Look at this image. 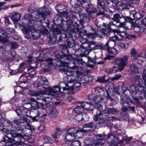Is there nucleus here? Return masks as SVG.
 <instances>
[{"label": "nucleus", "mask_w": 146, "mask_h": 146, "mask_svg": "<svg viewBox=\"0 0 146 146\" xmlns=\"http://www.w3.org/2000/svg\"><path fill=\"white\" fill-rule=\"evenodd\" d=\"M31 121L24 116L19 119L14 120L12 123V128L11 130L8 131L7 133V137L5 140L11 143L21 142V138L23 136L21 133H18L17 131H21L23 134L25 136L30 135V132L34 130L35 128L29 124Z\"/></svg>", "instance_id": "f257e3e1"}, {"label": "nucleus", "mask_w": 146, "mask_h": 146, "mask_svg": "<svg viewBox=\"0 0 146 146\" xmlns=\"http://www.w3.org/2000/svg\"><path fill=\"white\" fill-rule=\"evenodd\" d=\"M51 11V9L48 7L40 8L37 11V17L31 14H27L25 15L24 19H22V21L23 23L27 25L26 28H29V30H31L32 27H33L35 23L45 20L46 16L49 15Z\"/></svg>", "instance_id": "f03ea898"}, {"label": "nucleus", "mask_w": 146, "mask_h": 146, "mask_svg": "<svg viewBox=\"0 0 146 146\" xmlns=\"http://www.w3.org/2000/svg\"><path fill=\"white\" fill-rule=\"evenodd\" d=\"M91 4L89 0L82 1V6L87 12V13L84 14L80 17L81 20L83 22H89L90 20V17L92 18H95L97 15H103L105 14L103 11H99L97 13V11L96 9L90 7Z\"/></svg>", "instance_id": "7ed1b4c3"}, {"label": "nucleus", "mask_w": 146, "mask_h": 146, "mask_svg": "<svg viewBox=\"0 0 146 146\" xmlns=\"http://www.w3.org/2000/svg\"><path fill=\"white\" fill-rule=\"evenodd\" d=\"M31 110L26 113V115H23L20 118L25 116L26 117H30L33 121H37L40 118H42L43 117L47 115L46 110L45 109L43 110L42 112H40L39 110L36 108V107H34Z\"/></svg>", "instance_id": "20e7f679"}, {"label": "nucleus", "mask_w": 146, "mask_h": 146, "mask_svg": "<svg viewBox=\"0 0 146 146\" xmlns=\"http://www.w3.org/2000/svg\"><path fill=\"white\" fill-rule=\"evenodd\" d=\"M37 82L34 84L35 87H37L39 89H45L44 92L40 91L39 93L41 95L47 94L49 95L50 90H49L48 89L51 87L48 86V82L46 78L43 76L39 77L37 79Z\"/></svg>", "instance_id": "39448f33"}, {"label": "nucleus", "mask_w": 146, "mask_h": 146, "mask_svg": "<svg viewBox=\"0 0 146 146\" xmlns=\"http://www.w3.org/2000/svg\"><path fill=\"white\" fill-rule=\"evenodd\" d=\"M97 109L99 111V113L98 115H96L94 118V119L97 123H101L106 121H110L112 118V117H110L109 115L103 114L104 111L105 110H103V106L101 104L97 106Z\"/></svg>", "instance_id": "423d86ee"}, {"label": "nucleus", "mask_w": 146, "mask_h": 146, "mask_svg": "<svg viewBox=\"0 0 146 146\" xmlns=\"http://www.w3.org/2000/svg\"><path fill=\"white\" fill-rule=\"evenodd\" d=\"M62 88L63 91H73L74 90V88L71 86H69L67 84V83L64 82H61L60 83L59 87L56 86L50 88L48 89L50 90L49 95L52 96H54L55 93L59 94L61 92V89Z\"/></svg>", "instance_id": "0eeeda50"}, {"label": "nucleus", "mask_w": 146, "mask_h": 146, "mask_svg": "<svg viewBox=\"0 0 146 146\" xmlns=\"http://www.w3.org/2000/svg\"><path fill=\"white\" fill-rule=\"evenodd\" d=\"M128 57L125 55L121 58L117 57L114 60L116 65L118 66L117 69L120 72L123 71L124 67L126 66L128 64Z\"/></svg>", "instance_id": "6e6552de"}, {"label": "nucleus", "mask_w": 146, "mask_h": 146, "mask_svg": "<svg viewBox=\"0 0 146 146\" xmlns=\"http://www.w3.org/2000/svg\"><path fill=\"white\" fill-rule=\"evenodd\" d=\"M112 19L116 21L117 24H118V26L120 27L124 26V22L126 21H129L130 19L129 17L124 16L119 13H115L113 15Z\"/></svg>", "instance_id": "1a4fd4ad"}, {"label": "nucleus", "mask_w": 146, "mask_h": 146, "mask_svg": "<svg viewBox=\"0 0 146 146\" xmlns=\"http://www.w3.org/2000/svg\"><path fill=\"white\" fill-rule=\"evenodd\" d=\"M32 106V105L30 103H25L22 106H21L18 109L15 110V112L18 115H21L25 114L29 111V110H31V109L34 107Z\"/></svg>", "instance_id": "9d476101"}, {"label": "nucleus", "mask_w": 146, "mask_h": 146, "mask_svg": "<svg viewBox=\"0 0 146 146\" xmlns=\"http://www.w3.org/2000/svg\"><path fill=\"white\" fill-rule=\"evenodd\" d=\"M59 46L61 50L62 56H56L58 60L60 61L61 59H63V57H66V59L69 60L67 58V57L69 56V58H70V56H71L72 55H74V54L69 55L68 47L66 45L62 44H60L59 45Z\"/></svg>", "instance_id": "9b49d317"}, {"label": "nucleus", "mask_w": 146, "mask_h": 146, "mask_svg": "<svg viewBox=\"0 0 146 146\" xmlns=\"http://www.w3.org/2000/svg\"><path fill=\"white\" fill-rule=\"evenodd\" d=\"M70 58H69V56L67 57V58L69 60V61H71L73 60L76 61H78V62H80L83 65H85L86 64V62H88V60L90 58H88L85 56L82 57L81 54H80L79 56L74 54L72 55L71 56H70Z\"/></svg>", "instance_id": "f8f14e48"}, {"label": "nucleus", "mask_w": 146, "mask_h": 146, "mask_svg": "<svg viewBox=\"0 0 146 146\" xmlns=\"http://www.w3.org/2000/svg\"><path fill=\"white\" fill-rule=\"evenodd\" d=\"M66 41H67V45L70 48H74L75 43L73 40L72 37L71 36L70 37L69 36V38H68L67 35L65 33L62 34L60 36L58 41L61 42L62 41L64 42Z\"/></svg>", "instance_id": "ddd939ff"}, {"label": "nucleus", "mask_w": 146, "mask_h": 146, "mask_svg": "<svg viewBox=\"0 0 146 146\" xmlns=\"http://www.w3.org/2000/svg\"><path fill=\"white\" fill-rule=\"evenodd\" d=\"M35 25H34V27H32L31 30H29V28H25L24 30H23V32L25 34H28L31 31V35L32 37L34 39H37L40 36V35L39 32L36 31V30L35 27Z\"/></svg>", "instance_id": "4468645a"}, {"label": "nucleus", "mask_w": 146, "mask_h": 146, "mask_svg": "<svg viewBox=\"0 0 146 146\" xmlns=\"http://www.w3.org/2000/svg\"><path fill=\"white\" fill-rule=\"evenodd\" d=\"M66 25L67 27H64L66 29V34H67V30L73 33L76 32V24L75 25H73L72 20L68 17L67 18H66Z\"/></svg>", "instance_id": "2eb2a0df"}, {"label": "nucleus", "mask_w": 146, "mask_h": 146, "mask_svg": "<svg viewBox=\"0 0 146 146\" xmlns=\"http://www.w3.org/2000/svg\"><path fill=\"white\" fill-rule=\"evenodd\" d=\"M67 15H64L63 17L60 16V15L57 14L56 16L54 17L53 19V22L54 24L58 25H61L63 24V22L66 23L67 18Z\"/></svg>", "instance_id": "dca6fc26"}, {"label": "nucleus", "mask_w": 146, "mask_h": 146, "mask_svg": "<svg viewBox=\"0 0 146 146\" xmlns=\"http://www.w3.org/2000/svg\"><path fill=\"white\" fill-rule=\"evenodd\" d=\"M141 87L136 88L134 94L137 97H139L140 99L143 100L144 98L146 100V91Z\"/></svg>", "instance_id": "f3484780"}, {"label": "nucleus", "mask_w": 146, "mask_h": 146, "mask_svg": "<svg viewBox=\"0 0 146 146\" xmlns=\"http://www.w3.org/2000/svg\"><path fill=\"white\" fill-rule=\"evenodd\" d=\"M107 141L109 143L113 144L114 143H119V138L116 137L114 134L110 133L107 135Z\"/></svg>", "instance_id": "a211bd4d"}, {"label": "nucleus", "mask_w": 146, "mask_h": 146, "mask_svg": "<svg viewBox=\"0 0 146 146\" xmlns=\"http://www.w3.org/2000/svg\"><path fill=\"white\" fill-rule=\"evenodd\" d=\"M125 97L122 96L120 97V103L122 106L123 107L121 109V112L124 113V115H125L127 113L126 111L128 110L127 107L128 106L129 103L126 100Z\"/></svg>", "instance_id": "6ab92c4d"}, {"label": "nucleus", "mask_w": 146, "mask_h": 146, "mask_svg": "<svg viewBox=\"0 0 146 146\" xmlns=\"http://www.w3.org/2000/svg\"><path fill=\"white\" fill-rule=\"evenodd\" d=\"M64 77V80L68 83H73L76 81H81V78L78 76H74L73 75H68Z\"/></svg>", "instance_id": "aec40b11"}, {"label": "nucleus", "mask_w": 146, "mask_h": 146, "mask_svg": "<svg viewBox=\"0 0 146 146\" xmlns=\"http://www.w3.org/2000/svg\"><path fill=\"white\" fill-rule=\"evenodd\" d=\"M97 140L93 141V146H102L105 142V140L104 139L102 135L99 134L97 135Z\"/></svg>", "instance_id": "412c9836"}, {"label": "nucleus", "mask_w": 146, "mask_h": 146, "mask_svg": "<svg viewBox=\"0 0 146 146\" xmlns=\"http://www.w3.org/2000/svg\"><path fill=\"white\" fill-rule=\"evenodd\" d=\"M89 118L88 115L85 113L78 114L75 117V119L78 122H84L87 120Z\"/></svg>", "instance_id": "4be33fe9"}, {"label": "nucleus", "mask_w": 146, "mask_h": 146, "mask_svg": "<svg viewBox=\"0 0 146 146\" xmlns=\"http://www.w3.org/2000/svg\"><path fill=\"white\" fill-rule=\"evenodd\" d=\"M62 33L61 34V35L65 33L66 35V29L63 25L61 26L58 28H56L53 30L54 35H56L60 34Z\"/></svg>", "instance_id": "5701e85b"}, {"label": "nucleus", "mask_w": 146, "mask_h": 146, "mask_svg": "<svg viewBox=\"0 0 146 146\" xmlns=\"http://www.w3.org/2000/svg\"><path fill=\"white\" fill-rule=\"evenodd\" d=\"M81 105L83 109L92 111L94 109V107L92 103L87 102H81Z\"/></svg>", "instance_id": "b1692460"}, {"label": "nucleus", "mask_w": 146, "mask_h": 146, "mask_svg": "<svg viewBox=\"0 0 146 146\" xmlns=\"http://www.w3.org/2000/svg\"><path fill=\"white\" fill-rule=\"evenodd\" d=\"M104 33L105 35H106L108 37H109V40H111L115 42L116 40V33H114L113 32H110L109 29H106Z\"/></svg>", "instance_id": "393cba45"}, {"label": "nucleus", "mask_w": 146, "mask_h": 146, "mask_svg": "<svg viewBox=\"0 0 146 146\" xmlns=\"http://www.w3.org/2000/svg\"><path fill=\"white\" fill-rule=\"evenodd\" d=\"M84 130L86 132L88 131L94 130L96 129L95 125L93 123L90 122L89 123L84 124L83 127Z\"/></svg>", "instance_id": "a878e982"}, {"label": "nucleus", "mask_w": 146, "mask_h": 146, "mask_svg": "<svg viewBox=\"0 0 146 146\" xmlns=\"http://www.w3.org/2000/svg\"><path fill=\"white\" fill-rule=\"evenodd\" d=\"M56 9L58 12L63 13L64 15H67V7L63 5H57L56 7Z\"/></svg>", "instance_id": "bb28decb"}, {"label": "nucleus", "mask_w": 146, "mask_h": 146, "mask_svg": "<svg viewBox=\"0 0 146 146\" xmlns=\"http://www.w3.org/2000/svg\"><path fill=\"white\" fill-rule=\"evenodd\" d=\"M83 46L84 47L88 48L90 50H95L97 49V46L94 42H84Z\"/></svg>", "instance_id": "cd10ccee"}, {"label": "nucleus", "mask_w": 146, "mask_h": 146, "mask_svg": "<svg viewBox=\"0 0 146 146\" xmlns=\"http://www.w3.org/2000/svg\"><path fill=\"white\" fill-rule=\"evenodd\" d=\"M108 27L110 30V32H113L114 33H117V31L116 29L117 28L118 26V24H115L113 22H110L107 25Z\"/></svg>", "instance_id": "c85d7f7f"}, {"label": "nucleus", "mask_w": 146, "mask_h": 146, "mask_svg": "<svg viewBox=\"0 0 146 146\" xmlns=\"http://www.w3.org/2000/svg\"><path fill=\"white\" fill-rule=\"evenodd\" d=\"M90 27L91 28V31H93V32H90L88 33H87V31L86 30H84L85 33L86 34L87 36L88 37L92 38L93 36H95L97 35V34L98 33L101 34L102 33V32L100 31H97L96 32L95 30L93 29V28L92 26H91Z\"/></svg>", "instance_id": "c756f323"}, {"label": "nucleus", "mask_w": 146, "mask_h": 146, "mask_svg": "<svg viewBox=\"0 0 146 146\" xmlns=\"http://www.w3.org/2000/svg\"><path fill=\"white\" fill-rule=\"evenodd\" d=\"M130 19L129 21H125L124 22V26L123 27H120L123 28L125 30H127V29H130L132 28L133 24L132 23L133 19L129 17Z\"/></svg>", "instance_id": "7c9ffc66"}, {"label": "nucleus", "mask_w": 146, "mask_h": 146, "mask_svg": "<svg viewBox=\"0 0 146 146\" xmlns=\"http://www.w3.org/2000/svg\"><path fill=\"white\" fill-rule=\"evenodd\" d=\"M71 68H69L66 72V75L74 76L76 74L77 75H81L82 73V72L80 71L77 70L71 69Z\"/></svg>", "instance_id": "2f4dec72"}, {"label": "nucleus", "mask_w": 146, "mask_h": 146, "mask_svg": "<svg viewBox=\"0 0 146 146\" xmlns=\"http://www.w3.org/2000/svg\"><path fill=\"white\" fill-rule=\"evenodd\" d=\"M118 111L117 109L112 108H106L104 111V113L110 114H115L117 113Z\"/></svg>", "instance_id": "473e14b6"}, {"label": "nucleus", "mask_w": 146, "mask_h": 146, "mask_svg": "<svg viewBox=\"0 0 146 146\" xmlns=\"http://www.w3.org/2000/svg\"><path fill=\"white\" fill-rule=\"evenodd\" d=\"M105 92L106 94L107 95V97H106V96H104V95L102 96L101 101L100 102V103L102 104H105L106 103L107 100L108 99L111 100H114L113 99H112L111 98V97L108 92V91L107 90H105Z\"/></svg>", "instance_id": "72a5a7b5"}, {"label": "nucleus", "mask_w": 146, "mask_h": 146, "mask_svg": "<svg viewBox=\"0 0 146 146\" xmlns=\"http://www.w3.org/2000/svg\"><path fill=\"white\" fill-rule=\"evenodd\" d=\"M130 16L134 19H138L142 18L143 15L140 13L136 12L135 11L133 10L130 11Z\"/></svg>", "instance_id": "f704fd0d"}, {"label": "nucleus", "mask_w": 146, "mask_h": 146, "mask_svg": "<svg viewBox=\"0 0 146 146\" xmlns=\"http://www.w3.org/2000/svg\"><path fill=\"white\" fill-rule=\"evenodd\" d=\"M98 8L101 10L100 11H103L104 13V10L106 7L105 1V0H98Z\"/></svg>", "instance_id": "c9c22d12"}, {"label": "nucleus", "mask_w": 146, "mask_h": 146, "mask_svg": "<svg viewBox=\"0 0 146 146\" xmlns=\"http://www.w3.org/2000/svg\"><path fill=\"white\" fill-rule=\"evenodd\" d=\"M133 29L135 33H140L143 32V25L136 23L133 26Z\"/></svg>", "instance_id": "e433bc0d"}, {"label": "nucleus", "mask_w": 146, "mask_h": 146, "mask_svg": "<svg viewBox=\"0 0 146 146\" xmlns=\"http://www.w3.org/2000/svg\"><path fill=\"white\" fill-rule=\"evenodd\" d=\"M38 62H46L48 63V66L51 67V66L53 65L52 62V59L49 58H44H44L42 59H39L37 60Z\"/></svg>", "instance_id": "4c0bfd02"}, {"label": "nucleus", "mask_w": 146, "mask_h": 146, "mask_svg": "<svg viewBox=\"0 0 146 146\" xmlns=\"http://www.w3.org/2000/svg\"><path fill=\"white\" fill-rule=\"evenodd\" d=\"M135 83L138 86L144 87V86H143V82L140 76L136 75L135 77Z\"/></svg>", "instance_id": "58836bf2"}, {"label": "nucleus", "mask_w": 146, "mask_h": 146, "mask_svg": "<svg viewBox=\"0 0 146 146\" xmlns=\"http://www.w3.org/2000/svg\"><path fill=\"white\" fill-rule=\"evenodd\" d=\"M58 114L57 109L55 108H52L51 109L48 114V116L51 117H54Z\"/></svg>", "instance_id": "ea45409f"}, {"label": "nucleus", "mask_w": 146, "mask_h": 146, "mask_svg": "<svg viewBox=\"0 0 146 146\" xmlns=\"http://www.w3.org/2000/svg\"><path fill=\"white\" fill-rule=\"evenodd\" d=\"M86 132L84 129L78 128L77 131H76L75 133L74 134L75 135V139H78L80 138L82 136V133Z\"/></svg>", "instance_id": "a19ab883"}, {"label": "nucleus", "mask_w": 146, "mask_h": 146, "mask_svg": "<svg viewBox=\"0 0 146 146\" xmlns=\"http://www.w3.org/2000/svg\"><path fill=\"white\" fill-rule=\"evenodd\" d=\"M130 70L132 73L137 74L139 72L137 67L134 64H132L130 65Z\"/></svg>", "instance_id": "79ce46f5"}, {"label": "nucleus", "mask_w": 146, "mask_h": 146, "mask_svg": "<svg viewBox=\"0 0 146 146\" xmlns=\"http://www.w3.org/2000/svg\"><path fill=\"white\" fill-rule=\"evenodd\" d=\"M95 91L98 94L101 96L105 95L104 94L106 92L103 89L99 87L95 88Z\"/></svg>", "instance_id": "37998d69"}, {"label": "nucleus", "mask_w": 146, "mask_h": 146, "mask_svg": "<svg viewBox=\"0 0 146 146\" xmlns=\"http://www.w3.org/2000/svg\"><path fill=\"white\" fill-rule=\"evenodd\" d=\"M21 15L19 13L15 12L12 16L11 18L14 22H17L20 19Z\"/></svg>", "instance_id": "c03bdc74"}, {"label": "nucleus", "mask_w": 146, "mask_h": 146, "mask_svg": "<svg viewBox=\"0 0 146 146\" xmlns=\"http://www.w3.org/2000/svg\"><path fill=\"white\" fill-rule=\"evenodd\" d=\"M126 89V87L124 85H123L122 86H118L116 87V90L115 92L116 93L120 95L121 93H123V90Z\"/></svg>", "instance_id": "a18cd8bd"}, {"label": "nucleus", "mask_w": 146, "mask_h": 146, "mask_svg": "<svg viewBox=\"0 0 146 146\" xmlns=\"http://www.w3.org/2000/svg\"><path fill=\"white\" fill-rule=\"evenodd\" d=\"M29 75H26V74H22L19 78V80L21 83H26L27 80L29 79Z\"/></svg>", "instance_id": "49530a36"}, {"label": "nucleus", "mask_w": 146, "mask_h": 146, "mask_svg": "<svg viewBox=\"0 0 146 146\" xmlns=\"http://www.w3.org/2000/svg\"><path fill=\"white\" fill-rule=\"evenodd\" d=\"M132 139V137H128L127 136L124 137H123L122 139H119V143H122L124 141H126V143H129L130 142Z\"/></svg>", "instance_id": "de8ad7c7"}, {"label": "nucleus", "mask_w": 146, "mask_h": 146, "mask_svg": "<svg viewBox=\"0 0 146 146\" xmlns=\"http://www.w3.org/2000/svg\"><path fill=\"white\" fill-rule=\"evenodd\" d=\"M70 3L72 6L75 7H77L80 6L81 3L79 0H71Z\"/></svg>", "instance_id": "09e8293b"}, {"label": "nucleus", "mask_w": 146, "mask_h": 146, "mask_svg": "<svg viewBox=\"0 0 146 146\" xmlns=\"http://www.w3.org/2000/svg\"><path fill=\"white\" fill-rule=\"evenodd\" d=\"M115 45V42L110 40L106 44V46L108 48H113Z\"/></svg>", "instance_id": "8fccbe9b"}, {"label": "nucleus", "mask_w": 146, "mask_h": 146, "mask_svg": "<svg viewBox=\"0 0 146 146\" xmlns=\"http://www.w3.org/2000/svg\"><path fill=\"white\" fill-rule=\"evenodd\" d=\"M42 138L44 142L46 143L52 144L53 143V141L51 138L45 135H43Z\"/></svg>", "instance_id": "3c124183"}, {"label": "nucleus", "mask_w": 146, "mask_h": 146, "mask_svg": "<svg viewBox=\"0 0 146 146\" xmlns=\"http://www.w3.org/2000/svg\"><path fill=\"white\" fill-rule=\"evenodd\" d=\"M74 111L75 113L78 114L82 113L84 111V109L82 107L78 106H76L74 109Z\"/></svg>", "instance_id": "603ef678"}, {"label": "nucleus", "mask_w": 146, "mask_h": 146, "mask_svg": "<svg viewBox=\"0 0 146 146\" xmlns=\"http://www.w3.org/2000/svg\"><path fill=\"white\" fill-rule=\"evenodd\" d=\"M92 140L90 138H86L84 141V143L87 146H93V142H92Z\"/></svg>", "instance_id": "864d4df0"}, {"label": "nucleus", "mask_w": 146, "mask_h": 146, "mask_svg": "<svg viewBox=\"0 0 146 146\" xmlns=\"http://www.w3.org/2000/svg\"><path fill=\"white\" fill-rule=\"evenodd\" d=\"M7 136V135H6L5 136L3 137V140L0 142V146H9L11 145L9 144V143H11L10 142H7L5 140L6 137Z\"/></svg>", "instance_id": "5fc2aeb1"}, {"label": "nucleus", "mask_w": 146, "mask_h": 146, "mask_svg": "<svg viewBox=\"0 0 146 146\" xmlns=\"http://www.w3.org/2000/svg\"><path fill=\"white\" fill-rule=\"evenodd\" d=\"M16 52L15 50L11 52H5L4 53V56L5 57L8 58V59H9L10 58L11 56L14 57L16 55Z\"/></svg>", "instance_id": "6e6d98bb"}, {"label": "nucleus", "mask_w": 146, "mask_h": 146, "mask_svg": "<svg viewBox=\"0 0 146 146\" xmlns=\"http://www.w3.org/2000/svg\"><path fill=\"white\" fill-rule=\"evenodd\" d=\"M49 42L50 44H54L57 39V36L56 35H53L52 36H49Z\"/></svg>", "instance_id": "4d7b16f0"}, {"label": "nucleus", "mask_w": 146, "mask_h": 146, "mask_svg": "<svg viewBox=\"0 0 146 146\" xmlns=\"http://www.w3.org/2000/svg\"><path fill=\"white\" fill-rule=\"evenodd\" d=\"M2 37V38H9L10 36L7 34V33H6L5 31L2 29H0V37Z\"/></svg>", "instance_id": "13d9d810"}, {"label": "nucleus", "mask_w": 146, "mask_h": 146, "mask_svg": "<svg viewBox=\"0 0 146 146\" xmlns=\"http://www.w3.org/2000/svg\"><path fill=\"white\" fill-rule=\"evenodd\" d=\"M133 7V6L131 5L130 3L127 2L123 5V7L122 8V10H124L125 9L129 10L131 8Z\"/></svg>", "instance_id": "bf43d9fd"}, {"label": "nucleus", "mask_w": 146, "mask_h": 146, "mask_svg": "<svg viewBox=\"0 0 146 146\" xmlns=\"http://www.w3.org/2000/svg\"><path fill=\"white\" fill-rule=\"evenodd\" d=\"M95 57L97 59L101 58L103 52L102 50L101 49L97 50L95 51Z\"/></svg>", "instance_id": "052dcab7"}, {"label": "nucleus", "mask_w": 146, "mask_h": 146, "mask_svg": "<svg viewBox=\"0 0 146 146\" xmlns=\"http://www.w3.org/2000/svg\"><path fill=\"white\" fill-rule=\"evenodd\" d=\"M65 137L68 141H70L74 139L75 137L74 135L67 133Z\"/></svg>", "instance_id": "680f3d73"}, {"label": "nucleus", "mask_w": 146, "mask_h": 146, "mask_svg": "<svg viewBox=\"0 0 146 146\" xmlns=\"http://www.w3.org/2000/svg\"><path fill=\"white\" fill-rule=\"evenodd\" d=\"M36 6L34 3H32L28 9V11L31 13L33 12L35 10Z\"/></svg>", "instance_id": "e2e57ef3"}, {"label": "nucleus", "mask_w": 146, "mask_h": 146, "mask_svg": "<svg viewBox=\"0 0 146 146\" xmlns=\"http://www.w3.org/2000/svg\"><path fill=\"white\" fill-rule=\"evenodd\" d=\"M107 51L110 54L116 55L117 53V50L115 48H107Z\"/></svg>", "instance_id": "0e129e2a"}, {"label": "nucleus", "mask_w": 146, "mask_h": 146, "mask_svg": "<svg viewBox=\"0 0 146 146\" xmlns=\"http://www.w3.org/2000/svg\"><path fill=\"white\" fill-rule=\"evenodd\" d=\"M78 128L74 127L70 128L67 130V133L74 135Z\"/></svg>", "instance_id": "69168bd1"}, {"label": "nucleus", "mask_w": 146, "mask_h": 146, "mask_svg": "<svg viewBox=\"0 0 146 146\" xmlns=\"http://www.w3.org/2000/svg\"><path fill=\"white\" fill-rule=\"evenodd\" d=\"M123 93L127 96H129L132 94V93L127 88L124 90Z\"/></svg>", "instance_id": "338daca9"}, {"label": "nucleus", "mask_w": 146, "mask_h": 146, "mask_svg": "<svg viewBox=\"0 0 146 146\" xmlns=\"http://www.w3.org/2000/svg\"><path fill=\"white\" fill-rule=\"evenodd\" d=\"M81 145V143L79 141H75L71 143L70 146H80Z\"/></svg>", "instance_id": "774afa93"}]
</instances>
